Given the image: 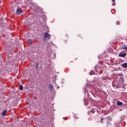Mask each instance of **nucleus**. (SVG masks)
I'll list each match as a JSON object with an SVG mask.
<instances>
[{
	"instance_id": "nucleus-11",
	"label": "nucleus",
	"mask_w": 127,
	"mask_h": 127,
	"mask_svg": "<svg viewBox=\"0 0 127 127\" xmlns=\"http://www.w3.org/2000/svg\"><path fill=\"white\" fill-rule=\"evenodd\" d=\"M19 89L21 91H22V90H23V86H22V85H20Z\"/></svg>"
},
{
	"instance_id": "nucleus-14",
	"label": "nucleus",
	"mask_w": 127,
	"mask_h": 127,
	"mask_svg": "<svg viewBox=\"0 0 127 127\" xmlns=\"http://www.w3.org/2000/svg\"><path fill=\"white\" fill-rule=\"evenodd\" d=\"M36 67H37V68H38V64H36Z\"/></svg>"
},
{
	"instance_id": "nucleus-3",
	"label": "nucleus",
	"mask_w": 127,
	"mask_h": 127,
	"mask_svg": "<svg viewBox=\"0 0 127 127\" xmlns=\"http://www.w3.org/2000/svg\"><path fill=\"white\" fill-rule=\"evenodd\" d=\"M16 12L19 14H20V13H22V10H21V9L20 8H18L16 10Z\"/></svg>"
},
{
	"instance_id": "nucleus-10",
	"label": "nucleus",
	"mask_w": 127,
	"mask_h": 127,
	"mask_svg": "<svg viewBox=\"0 0 127 127\" xmlns=\"http://www.w3.org/2000/svg\"><path fill=\"white\" fill-rule=\"evenodd\" d=\"M28 42L29 43V44H31L32 43V40L31 39H29L28 40Z\"/></svg>"
},
{
	"instance_id": "nucleus-8",
	"label": "nucleus",
	"mask_w": 127,
	"mask_h": 127,
	"mask_svg": "<svg viewBox=\"0 0 127 127\" xmlns=\"http://www.w3.org/2000/svg\"><path fill=\"white\" fill-rule=\"evenodd\" d=\"M112 2H113L112 3V5L113 6L116 5V2H115V1H116V0H112Z\"/></svg>"
},
{
	"instance_id": "nucleus-6",
	"label": "nucleus",
	"mask_w": 127,
	"mask_h": 127,
	"mask_svg": "<svg viewBox=\"0 0 127 127\" xmlns=\"http://www.w3.org/2000/svg\"><path fill=\"white\" fill-rule=\"evenodd\" d=\"M123 105V102L121 101L117 102V106H122Z\"/></svg>"
},
{
	"instance_id": "nucleus-12",
	"label": "nucleus",
	"mask_w": 127,
	"mask_h": 127,
	"mask_svg": "<svg viewBox=\"0 0 127 127\" xmlns=\"http://www.w3.org/2000/svg\"><path fill=\"white\" fill-rule=\"evenodd\" d=\"M49 88H50V90H51V91H52V90H53V85H52L51 84L50 85Z\"/></svg>"
},
{
	"instance_id": "nucleus-4",
	"label": "nucleus",
	"mask_w": 127,
	"mask_h": 127,
	"mask_svg": "<svg viewBox=\"0 0 127 127\" xmlns=\"http://www.w3.org/2000/svg\"><path fill=\"white\" fill-rule=\"evenodd\" d=\"M7 112V110H4L3 111V112L2 113V116H4L5 115H6V113Z\"/></svg>"
},
{
	"instance_id": "nucleus-1",
	"label": "nucleus",
	"mask_w": 127,
	"mask_h": 127,
	"mask_svg": "<svg viewBox=\"0 0 127 127\" xmlns=\"http://www.w3.org/2000/svg\"><path fill=\"white\" fill-rule=\"evenodd\" d=\"M44 40L46 39V38H48V39H50L51 38V36L47 32L44 33Z\"/></svg>"
},
{
	"instance_id": "nucleus-5",
	"label": "nucleus",
	"mask_w": 127,
	"mask_h": 127,
	"mask_svg": "<svg viewBox=\"0 0 127 127\" xmlns=\"http://www.w3.org/2000/svg\"><path fill=\"white\" fill-rule=\"evenodd\" d=\"M122 67H123V68H127V63H124L122 64Z\"/></svg>"
},
{
	"instance_id": "nucleus-2",
	"label": "nucleus",
	"mask_w": 127,
	"mask_h": 127,
	"mask_svg": "<svg viewBox=\"0 0 127 127\" xmlns=\"http://www.w3.org/2000/svg\"><path fill=\"white\" fill-rule=\"evenodd\" d=\"M119 57H123V58H125V57H126V56H127V54L120 53L119 55Z\"/></svg>"
},
{
	"instance_id": "nucleus-15",
	"label": "nucleus",
	"mask_w": 127,
	"mask_h": 127,
	"mask_svg": "<svg viewBox=\"0 0 127 127\" xmlns=\"http://www.w3.org/2000/svg\"><path fill=\"white\" fill-rule=\"evenodd\" d=\"M103 120H104V119H103V118H102V119H101V121H103Z\"/></svg>"
},
{
	"instance_id": "nucleus-13",
	"label": "nucleus",
	"mask_w": 127,
	"mask_h": 127,
	"mask_svg": "<svg viewBox=\"0 0 127 127\" xmlns=\"http://www.w3.org/2000/svg\"><path fill=\"white\" fill-rule=\"evenodd\" d=\"M116 24H117V25H119V24H120V22H119V21H117Z\"/></svg>"
},
{
	"instance_id": "nucleus-9",
	"label": "nucleus",
	"mask_w": 127,
	"mask_h": 127,
	"mask_svg": "<svg viewBox=\"0 0 127 127\" xmlns=\"http://www.w3.org/2000/svg\"><path fill=\"white\" fill-rule=\"evenodd\" d=\"M94 74H95V71L94 70L90 71L89 73V75H94Z\"/></svg>"
},
{
	"instance_id": "nucleus-7",
	"label": "nucleus",
	"mask_w": 127,
	"mask_h": 127,
	"mask_svg": "<svg viewBox=\"0 0 127 127\" xmlns=\"http://www.w3.org/2000/svg\"><path fill=\"white\" fill-rule=\"evenodd\" d=\"M111 12L113 14H115L116 13V9H112L111 10Z\"/></svg>"
}]
</instances>
